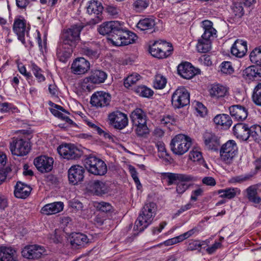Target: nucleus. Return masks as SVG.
<instances>
[{
	"label": "nucleus",
	"mask_w": 261,
	"mask_h": 261,
	"mask_svg": "<svg viewBox=\"0 0 261 261\" xmlns=\"http://www.w3.org/2000/svg\"><path fill=\"white\" fill-rule=\"evenodd\" d=\"M253 102L257 106H261V83L254 88L252 96Z\"/></svg>",
	"instance_id": "a18cd8bd"
},
{
	"label": "nucleus",
	"mask_w": 261,
	"mask_h": 261,
	"mask_svg": "<svg viewBox=\"0 0 261 261\" xmlns=\"http://www.w3.org/2000/svg\"><path fill=\"white\" fill-rule=\"evenodd\" d=\"M111 100V95L103 91H97L92 94L90 103L96 108H103L109 106Z\"/></svg>",
	"instance_id": "ddd939ff"
},
{
	"label": "nucleus",
	"mask_w": 261,
	"mask_h": 261,
	"mask_svg": "<svg viewBox=\"0 0 261 261\" xmlns=\"http://www.w3.org/2000/svg\"><path fill=\"white\" fill-rule=\"evenodd\" d=\"M155 25V20L151 18L141 19L137 24V28L141 31L152 30Z\"/></svg>",
	"instance_id": "4c0bfd02"
},
{
	"label": "nucleus",
	"mask_w": 261,
	"mask_h": 261,
	"mask_svg": "<svg viewBox=\"0 0 261 261\" xmlns=\"http://www.w3.org/2000/svg\"><path fill=\"white\" fill-rule=\"evenodd\" d=\"M44 252V248L36 245L25 246L21 251L22 255L28 259L39 258Z\"/></svg>",
	"instance_id": "412c9836"
},
{
	"label": "nucleus",
	"mask_w": 261,
	"mask_h": 261,
	"mask_svg": "<svg viewBox=\"0 0 261 261\" xmlns=\"http://www.w3.org/2000/svg\"><path fill=\"white\" fill-rule=\"evenodd\" d=\"M34 163L39 171L45 173L51 170L54 160L52 158L47 156H40L34 160Z\"/></svg>",
	"instance_id": "6ab92c4d"
},
{
	"label": "nucleus",
	"mask_w": 261,
	"mask_h": 261,
	"mask_svg": "<svg viewBox=\"0 0 261 261\" xmlns=\"http://www.w3.org/2000/svg\"><path fill=\"white\" fill-rule=\"evenodd\" d=\"M149 5L148 0H136L133 4V9L137 12H141L146 9Z\"/></svg>",
	"instance_id": "c03bdc74"
},
{
	"label": "nucleus",
	"mask_w": 261,
	"mask_h": 261,
	"mask_svg": "<svg viewBox=\"0 0 261 261\" xmlns=\"http://www.w3.org/2000/svg\"><path fill=\"white\" fill-rule=\"evenodd\" d=\"M134 91L139 96L149 98L152 96L153 91L145 86H140L135 88Z\"/></svg>",
	"instance_id": "37998d69"
},
{
	"label": "nucleus",
	"mask_w": 261,
	"mask_h": 261,
	"mask_svg": "<svg viewBox=\"0 0 261 261\" xmlns=\"http://www.w3.org/2000/svg\"><path fill=\"white\" fill-rule=\"evenodd\" d=\"M129 169L132 177L134 180L135 183L137 184V188H139V186H141V184L139 181V178L138 177L137 172L136 169L133 166H130Z\"/></svg>",
	"instance_id": "052dcab7"
},
{
	"label": "nucleus",
	"mask_w": 261,
	"mask_h": 261,
	"mask_svg": "<svg viewBox=\"0 0 261 261\" xmlns=\"http://www.w3.org/2000/svg\"><path fill=\"white\" fill-rule=\"evenodd\" d=\"M18 68L20 73L24 75L27 79H30L32 77L31 73L27 71L26 68L23 64H19L18 65Z\"/></svg>",
	"instance_id": "774afa93"
},
{
	"label": "nucleus",
	"mask_w": 261,
	"mask_h": 261,
	"mask_svg": "<svg viewBox=\"0 0 261 261\" xmlns=\"http://www.w3.org/2000/svg\"><path fill=\"white\" fill-rule=\"evenodd\" d=\"M58 152L61 156L67 160L78 159L81 155V151L72 144L60 145L58 148Z\"/></svg>",
	"instance_id": "9d476101"
},
{
	"label": "nucleus",
	"mask_w": 261,
	"mask_h": 261,
	"mask_svg": "<svg viewBox=\"0 0 261 261\" xmlns=\"http://www.w3.org/2000/svg\"><path fill=\"white\" fill-rule=\"evenodd\" d=\"M241 3H234L232 7L233 13L236 16H242L244 14V9Z\"/></svg>",
	"instance_id": "4d7b16f0"
},
{
	"label": "nucleus",
	"mask_w": 261,
	"mask_h": 261,
	"mask_svg": "<svg viewBox=\"0 0 261 261\" xmlns=\"http://www.w3.org/2000/svg\"><path fill=\"white\" fill-rule=\"evenodd\" d=\"M10 149L12 154L23 156L29 152L31 146L28 142L23 139H17L10 144Z\"/></svg>",
	"instance_id": "9b49d317"
},
{
	"label": "nucleus",
	"mask_w": 261,
	"mask_h": 261,
	"mask_svg": "<svg viewBox=\"0 0 261 261\" xmlns=\"http://www.w3.org/2000/svg\"><path fill=\"white\" fill-rule=\"evenodd\" d=\"M189 188V185L187 184L180 182L177 184L176 192L178 194H183Z\"/></svg>",
	"instance_id": "e2e57ef3"
},
{
	"label": "nucleus",
	"mask_w": 261,
	"mask_h": 261,
	"mask_svg": "<svg viewBox=\"0 0 261 261\" xmlns=\"http://www.w3.org/2000/svg\"><path fill=\"white\" fill-rule=\"evenodd\" d=\"M83 29L81 24H74L63 31L62 43L57 49V55L60 61L65 62L70 57L71 54L80 40V34Z\"/></svg>",
	"instance_id": "f257e3e1"
},
{
	"label": "nucleus",
	"mask_w": 261,
	"mask_h": 261,
	"mask_svg": "<svg viewBox=\"0 0 261 261\" xmlns=\"http://www.w3.org/2000/svg\"><path fill=\"white\" fill-rule=\"evenodd\" d=\"M89 241L86 235L81 233H73L72 234L71 244L73 247L83 246Z\"/></svg>",
	"instance_id": "72a5a7b5"
},
{
	"label": "nucleus",
	"mask_w": 261,
	"mask_h": 261,
	"mask_svg": "<svg viewBox=\"0 0 261 261\" xmlns=\"http://www.w3.org/2000/svg\"><path fill=\"white\" fill-rule=\"evenodd\" d=\"M31 190L32 189L29 186L18 182L15 186L14 195L17 198L24 199L30 195Z\"/></svg>",
	"instance_id": "7c9ffc66"
},
{
	"label": "nucleus",
	"mask_w": 261,
	"mask_h": 261,
	"mask_svg": "<svg viewBox=\"0 0 261 261\" xmlns=\"http://www.w3.org/2000/svg\"><path fill=\"white\" fill-rule=\"evenodd\" d=\"M247 51V42L241 39H237L231 48V54L238 58L244 57Z\"/></svg>",
	"instance_id": "b1692460"
},
{
	"label": "nucleus",
	"mask_w": 261,
	"mask_h": 261,
	"mask_svg": "<svg viewBox=\"0 0 261 261\" xmlns=\"http://www.w3.org/2000/svg\"><path fill=\"white\" fill-rule=\"evenodd\" d=\"M70 206L76 211L82 210L83 204L77 200L73 199L69 201Z\"/></svg>",
	"instance_id": "680f3d73"
},
{
	"label": "nucleus",
	"mask_w": 261,
	"mask_h": 261,
	"mask_svg": "<svg viewBox=\"0 0 261 261\" xmlns=\"http://www.w3.org/2000/svg\"><path fill=\"white\" fill-rule=\"evenodd\" d=\"M82 53L91 59H97L99 57V54L96 49H92L88 47H84L81 49Z\"/></svg>",
	"instance_id": "3c124183"
},
{
	"label": "nucleus",
	"mask_w": 261,
	"mask_h": 261,
	"mask_svg": "<svg viewBox=\"0 0 261 261\" xmlns=\"http://www.w3.org/2000/svg\"><path fill=\"white\" fill-rule=\"evenodd\" d=\"M91 190L97 195H101L108 191L106 184L102 181L95 180L90 184Z\"/></svg>",
	"instance_id": "2f4dec72"
},
{
	"label": "nucleus",
	"mask_w": 261,
	"mask_h": 261,
	"mask_svg": "<svg viewBox=\"0 0 261 261\" xmlns=\"http://www.w3.org/2000/svg\"><path fill=\"white\" fill-rule=\"evenodd\" d=\"M220 69L221 72L225 74H231L233 71L231 63L228 61L222 62L220 66Z\"/></svg>",
	"instance_id": "6e6d98bb"
},
{
	"label": "nucleus",
	"mask_w": 261,
	"mask_h": 261,
	"mask_svg": "<svg viewBox=\"0 0 261 261\" xmlns=\"http://www.w3.org/2000/svg\"><path fill=\"white\" fill-rule=\"evenodd\" d=\"M136 35L129 31H124L122 27L116 35H113L109 40L115 46L127 45L134 42L136 39Z\"/></svg>",
	"instance_id": "1a4fd4ad"
},
{
	"label": "nucleus",
	"mask_w": 261,
	"mask_h": 261,
	"mask_svg": "<svg viewBox=\"0 0 261 261\" xmlns=\"http://www.w3.org/2000/svg\"><path fill=\"white\" fill-rule=\"evenodd\" d=\"M249 127L246 124L238 123L233 126V134L241 140L246 141L249 138Z\"/></svg>",
	"instance_id": "393cba45"
},
{
	"label": "nucleus",
	"mask_w": 261,
	"mask_h": 261,
	"mask_svg": "<svg viewBox=\"0 0 261 261\" xmlns=\"http://www.w3.org/2000/svg\"><path fill=\"white\" fill-rule=\"evenodd\" d=\"M26 20L21 16L15 18L13 26V30L18 36V39L25 44V34L27 33Z\"/></svg>",
	"instance_id": "f3484780"
},
{
	"label": "nucleus",
	"mask_w": 261,
	"mask_h": 261,
	"mask_svg": "<svg viewBox=\"0 0 261 261\" xmlns=\"http://www.w3.org/2000/svg\"><path fill=\"white\" fill-rule=\"evenodd\" d=\"M31 68L33 74L39 82H43L45 80V77L42 74V70L40 68L37 66L35 64L32 63L31 64Z\"/></svg>",
	"instance_id": "864d4df0"
},
{
	"label": "nucleus",
	"mask_w": 261,
	"mask_h": 261,
	"mask_svg": "<svg viewBox=\"0 0 261 261\" xmlns=\"http://www.w3.org/2000/svg\"><path fill=\"white\" fill-rule=\"evenodd\" d=\"M94 84L91 82V80L88 77H87L82 82L81 88L85 91L90 92L94 88Z\"/></svg>",
	"instance_id": "5fc2aeb1"
},
{
	"label": "nucleus",
	"mask_w": 261,
	"mask_h": 261,
	"mask_svg": "<svg viewBox=\"0 0 261 261\" xmlns=\"http://www.w3.org/2000/svg\"><path fill=\"white\" fill-rule=\"evenodd\" d=\"M197 50L200 53H207L211 49V45L208 40H199L197 44Z\"/></svg>",
	"instance_id": "09e8293b"
},
{
	"label": "nucleus",
	"mask_w": 261,
	"mask_h": 261,
	"mask_svg": "<svg viewBox=\"0 0 261 261\" xmlns=\"http://www.w3.org/2000/svg\"><path fill=\"white\" fill-rule=\"evenodd\" d=\"M121 27L120 23L118 21H107L99 27L98 31L102 35H110V38H112L113 35H117Z\"/></svg>",
	"instance_id": "4468645a"
},
{
	"label": "nucleus",
	"mask_w": 261,
	"mask_h": 261,
	"mask_svg": "<svg viewBox=\"0 0 261 261\" xmlns=\"http://www.w3.org/2000/svg\"><path fill=\"white\" fill-rule=\"evenodd\" d=\"M205 147L208 150L216 151L220 144V139L215 134L206 131L203 134Z\"/></svg>",
	"instance_id": "aec40b11"
},
{
	"label": "nucleus",
	"mask_w": 261,
	"mask_h": 261,
	"mask_svg": "<svg viewBox=\"0 0 261 261\" xmlns=\"http://www.w3.org/2000/svg\"><path fill=\"white\" fill-rule=\"evenodd\" d=\"M103 6L100 2L98 0H91L88 2L87 5V12L90 15H94L97 18L101 14Z\"/></svg>",
	"instance_id": "c756f323"
},
{
	"label": "nucleus",
	"mask_w": 261,
	"mask_h": 261,
	"mask_svg": "<svg viewBox=\"0 0 261 261\" xmlns=\"http://www.w3.org/2000/svg\"><path fill=\"white\" fill-rule=\"evenodd\" d=\"M167 84V79L163 75L158 74L155 75L153 87L156 89H162L165 88Z\"/></svg>",
	"instance_id": "de8ad7c7"
},
{
	"label": "nucleus",
	"mask_w": 261,
	"mask_h": 261,
	"mask_svg": "<svg viewBox=\"0 0 261 261\" xmlns=\"http://www.w3.org/2000/svg\"><path fill=\"white\" fill-rule=\"evenodd\" d=\"M150 53L154 57L163 59L169 56L173 50L172 44L165 41H155L150 46Z\"/></svg>",
	"instance_id": "423d86ee"
},
{
	"label": "nucleus",
	"mask_w": 261,
	"mask_h": 261,
	"mask_svg": "<svg viewBox=\"0 0 261 261\" xmlns=\"http://www.w3.org/2000/svg\"><path fill=\"white\" fill-rule=\"evenodd\" d=\"M243 74L246 79L261 81V65L257 64L249 66L243 71Z\"/></svg>",
	"instance_id": "5701e85b"
},
{
	"label": "nucleus",
	"mask_w": 261,
	"mask_h": 261,
	"mask_svg": "<svg viewBox=\"0 0 261 261\" xmlns=\"http://www.w3.org/2000/svg\"><path fill=\"white\" fill-rule=\"evenodd\" d=\"M202 28L204 33L202 35L203 40H208L214 35H216V30L213 27V23L206 20L202 21Z\"/></svg>",
	"instance_id": "c9c22d12"
},
{
	"label": "nucleus",
	"mask_w": 261,
	"mask_h": 261,
	"mask_svg": "<svg viewBox=\"0 0 261 261\" xmlns=\"http://www.w3.org/2000/svg\"><path fill=\"white\" fill-rule=\"evenodd\" d=\"M140 77V75L138 73L132 74L127 77L124 82V85L125 87L128 88L132 85L135 84Z\"/></svg>",
	"instance_id": "8fccbe9b"
},
{
	"label": "nucleus",
	"mask_w": 261,
	"mask_h": 261,
	"mask_svg": "<svg viewBox=\"0 0 261 261\" xmlns=\"http://www.w3.org/2000/svg\"><path fill=\"white\" fill-rule=\"evenodd\" d=\"M90 68V62L84 58L75 59L71 65V71L74 74L82 75L86 73Z\"/></svg>",
	"instance_id": "dca6fc26"
},
{
	"label": "nucleus",
	"mask_w": 261,
	"mask_h": 261,
	"mask_svg": "<svg viewBox=\"0 0 261 261\" xmlns=\"http://www.w3.org/2000/svg\"><path fill=\"white\" fill-rule=\"evenodd\" d=\"M177 71L183 78L190 79L197 74L199 71L196 69L191 63L185 62L178 66Z\"/></svg>",
	"instance_id": "4be33fe9"
},
{
	"label": "nucleus",
	"mask_w": 261,
	"mask_h": 261,
	"mask_svg": "<svg viewBox=\"0 0 261 261\" xmlns=\"http://www.w3.org/2000/svg\"><path fill=\"white\" fill-rule=\"evenodd\" d=\"M190 159L193 162H197L200 164L204 163L201 150L198 147H194L190 152Z\"/></svg>",
	"instance_id": "a19ab883"
},
{
	"label": "nucleus",
	"mask_w": 261,
	"mask_h": 261,
	"mask_svg": "<svg viewBox=\"0 0 261 261\" xmlns=\"http://www.w3.org/2000/svg\"><path fill=\"white\" fill-rule=\"evenodd\" d=\"M218 193L221 198L230 199L234 198L237 194H240V191L237 188H227L219 190Z\"/></svg>",
	"instance_id": "79ce46f5"
},
{
	"label": "nucleus",
	"mask_w": 261,
	"mask_h": 261,
	"mask_svg": "<svg viewBox=\"0 0 261 261\" xmlns=\"http://www.w3.org/2000/svg\"><path fill=\"white\" fill-rule=\"evenodd\" d=\"M130 118L135 132L138 136L143 137L149 134V130L147 126V117L146 113L141 109L134 110L130 115Z\"/></svg>",
	"instance_id": "7ed1b4c3"
},
{
	"label": "nucleus",
	"mask_w": 261,
	"mask_h": 261,
	"mask_svg": "<svg viewBox=\"0 0 261 261\" xmlns=\"http://www.w3.org/2000/svg\"><path fill=\"white\" fill-rule=\"evenodd\" d=\"M16 251L12 247H0V261H16Z\"/></svg>",
	"instance_id": "cd10ccee"
},
{
	"label": "nucleus",
	"mask_w": 261,
	"mask_h": 261,
	"mask_svg": "<svg viewBox=\"0 0 261 261\" xmlns=\"http://www.w3.org/2000/svg\"><path fill=\"white\" fill-rule=\"evenodd\" d=\"M156 204L153 202L146 204L142 208L135 222V228L139 232L143 231L150 225L155 215Z\"/></svg>",
	"instance_id": "f03ea898"
},
{
	"label": "nucleus",
	"mask_w": 261,
	"mask_h": 261,
	"mask_svg": "<svg viewBox=\"0 0 261 261\" xmlns=\"http://www.w3.org/2000/svg\"><path fill=\"white\" fill-rule=\"evenodd\" d=\"M85 169L80 165L72 166L68 170V180L70 184L76 185L82 181L84 177Z\"/></svg>",
	"instance_id": "a211bd4d"
},
{
	"label": "nucleus",
	"mask_w": 261,
	"mask_h": 261,
	"mask_svg": "<svg viewBox=\"0 0 261 261\" xmlns=\"http://www.w3.org/2000/svg\"><path fill=\"white\" fill-rule=\"evenodd\" d=\"M84 165L89 172L95 175H104L107 172V166L104 161L93 155L85 159Z\"/></svg>",
	"instance_id": "39448f33"
},
{
	"label": "nucleus",
	"mask_w": 261,
	"mask_h": 261,
	"mask_svg": "<svg viewBox=\"0 0 261 261\" xmlns=\"http://www.w3.org/2000/svg\"><path fill=\"white\" fill-rule=\"evenodd\" d=\"M249 138L255 141L261 142V126L258 125H253L249 127Z\"/></svg>",
	"instance_id": "ea45409f"
},
{
	"label": "nucleus",
	"mask_w": 261,
	"mask_h": 261,
	"mask_svg": "<svg viewBox=\"0 0 261 261\" xmlns=\"http://www.w3.org/2000/svg\"><path fill=\"white\" fill-rule=\"evenodd\" d=\"M210 95L216 99L223 97L228 93V89L226 87L220 84H213L211 86L209 90Z\"/></svg>",
	"instance_id": "c85d7f7f"
},
{
	"label": "nucleus",
	"mask_w": 261,
	"mask_h": 261,
	"mask_svg": "<svg viewBox=\"0 0 261 261\" xmlns=\"http://www.w3.org/2000/svg\"><path fill=\"white\" fill-rule=\"evenodd\" d=\"M161 122L162 124L169 126L170 124H172L174 122V120L172 117L167 115L162 118Z\"/></svg>",
	"instance_id": "0e129e2a"
},
{
	"label": "nucleus",
	"mask_w": 261,
	"mask_h": 261,
	"mask_svg": "<svg viewBox=\"0 0 261 261\" xmlns=\"http://www.w3.org/2000/svg\"><path fill=\"white\" fill-rule=\"evenodd\" d=\"M222 246V244L220 242H215L214 244H213L211 246L208 247L206 249V252L210 254H212L214 253L217 249L221 248Z\"/></svg>",
	"instance_id": "69168bd1"
},
{
	"label": "nucleus",
	"mask_w": 261,
	"mask_h": 261,
	"mask_svg": "<svg viewBox=\"0 0 261 261\" xmlns=\"http://www.w3.org/2000/svg\"><path fill=\"white\" fill-rule=\"evenodd\" d=\"M250 59L252 63L256 64L261 63V46L255 48L250 54Z\"/></svg>",
	"instance_id": "49530a36"
},
{
	"label": "nucleus",
	"mask_w": 261,
	"mask_h": 261,
	"mask_svg": "<svg viewBox=\"0 0 261 261\" xmlns=\"http://www.w3.org/2000/svg\"><path fill=\"white\" fill-rule=\"evenodd\" d=\"M96 207L99 211L106 213L110 212L112 208V206L110 203L105 202L98 203Z\"/></svg>",
	"instance_id": "13d9d810"
},
{
	"label": "nucleus",
	"mask_w": 261,
	"mask_h": 261,
	"mask_svg": "<svg viewBox=\"0 0 261 261\" xmlns=\"http://www.w3.org/2000/svg\"><path fill=\"white\" fill-rule=\"evenodd\" d=\"M64 204L62 202H55L45 204L41 210V213L44 215H50L56 214L62 211Z\"/></svg>",
	"instance_id": "bb28decb"
},
{
	"label": "nucleus",
	"mask_w": 261,
	"mask_h": 261,
	"mask_svg": "<svg viewBox=\"0 0 261 261\" xmlns=\"http://www.w3.org/2000/svg\"><path fill=\"white\" fill-rule=\"evenodd\" d=\"M246 191V197L250 202L254 204H259L261 202V198L257 195V189L254 186L249 187Z\"/></svg>",
	"instance_id": "58836bf2"
},
{
	"label": "nucleus",
	"mask_w": 261,
	"mask_h": 261,
	"mask_svg": "<svg viewBox=\"0 0 261 261\" xmlns=\"http://www.w3.org/2000/svg\"><path fill=\"white\" fill-rule=\"evenodd\" d=\"M110 124L114 128L122 129L128 124L127 115L120 111H115L110 113L108 116Z\"/></svg>",
	"instance_id": "f8f14e48"
},
{
	"label": "nucleus",
	"mask_w": 261,
	"mask_h": 261,
	"mask_svg": "<svg viewBox=\"0 0 261 261\" xmlns=\"http://www.w3.org/2000/svg\"><path fill=\"white\" fill-rule=\"evenodd\" d=\"M238 153V147L232 140L227 141L223 144L220 149L221 160L227 164H231Z\"/></svg>",
	"instance_id": "0eeeda50"
},
{
	"label": "nucleus",
	"mask_w": 261,
	"mask_h": 261,
	"mask_svg": "<svg viewBox=\"0 0 261 261\" xmlns=\"http://www.w3.org/2000/svg\"><path fill=\"white\" fill-rule=\"evenodd\" d=\"M194 107L197 112V115L201 117H204L206 115L207 112V108L202 103L196 101Z\"/></svg>",
	"instance_id": "603ef678"
},
{
	"label": "nucleus",
	"mask_w": 261,
	"mask_h": 261,
	"mask_svg": "<svg viewBox=\"0 0 261 261\" xmlns=\"http://www.w3.org/2000/svg\"><path fill=\"white\" fill-rule=\"evenodd\" d=\"M192 145V139L188 136L178 134L171 141L170 146L172 152L177 155L186 153Z\"/></svg>",
	"instance_id": "20e7f679"
},
{
	"label": "nucleus",
	"mask_w": 261,
	"mask_h": 261,
	"mask_svg": "<svg viewBox=\"0 0 261 261\" xmlns=\"http://www.w3.org/2000/svg\"><path fill=\"white\" fill-rule=\"evenodd\" d=\"M162 180L166 181L168 185H172L177 180L181 181H191L195 180V178L188 174H177L173 173H162L161 174Z\"/></svg>",
	"instance_id": "2eb2a0df"
},
{
	"label": "nucleus",
	"mask_w": 261,
	"mask_h": 261,
	"mask_svg": "<svg viewBox=\"0 0 261 261\" xmlns=\"http://www.w3.org/2000/svg\"><path fill=\"white\" fill-rule=\"evenodd\" d=\"M201 245L198 241H194L189 244L188 250L194 251L200 249Z\"/></svg>",
	"instance_id": "338daca9"
},
{
	"label": "nucleus",
	"mask_w": 261,
	"mask_h": 261,
	"mask_svg": "<svg viewBox=\"0 0 261 261\" xmlns=\"http://www.w3.org/2000/svg\"><path fill=\"white\" fill-rule=\"evenodd\" d=\"M92 83L99 84L103 83L107 78V74L101 70H95L92 71L91 75L88 76Z\"/></svg>",
	"instance_id": "e433bc0d"
},
{
	"label": "nucleus",
	"mask_w": 261,
	"mask_h": 261,
	"mask_svg": "<svg viewBox=\"0 0 261 261\" xmlns=\"http://www.w3.org/2000/svg\"><path fill=\"white\" fill-rule=\"evenodd\" d=\"M156 146L158 148L159 152L160 153L159 156L164 157L168 155L165 148V144L163 142H158L156 144Z\"/></svg>",
	"instance_id": "bf43d9fd"
},
{
	"label": "nucleus",
	"mask_w": 261,
	"mask_h": 261,
	"mask_svg": "<svg viewBox=\"0 0 261 261\" xmlns=\"http://www.w3.org/2000/svg\"><path fill=\"white\" fill-rule=\"evenodd\" d=\"M229 112L232 117L238 121H243L248 116L247 109L240 105H233L229 107Z\"/></svg>",
	"instance_id": "a878e982"
},
{
	"label": "nucleus",
	"mask_w": 261,
	"mask_h": 261,
	"mask_svg": "<svg viewBox=\"0 0 261 261\" xmlns=\"http://www.w3.org/2000/svg\"><path fill=\"white\" fill-rule=\"evenodd\" d=\"M171 103L175 109L183 108L190 103V94L185 87H179L174 92Z\"/></svg>",
	"instance_id": "6e6552de"
},
{
	"label": "nucleus",
	"mask_w": 261,
	"mask_h": 261,
	"mask_svg": "<svg viewBox=\"0 0 261 261\" xmlns=\"http://www.w3.org/2000/svg\"><path fill=\"white\" fill-rule=\"evenodd\" d=\"M214 122L216 124L222 126L224 129L229 128L232 123L230 117L225 114L216 115L214 118Z\"/></svg>",
	"instance_id": "473e14b6"
},
{
	"label": "nucleus",
	"mask_w": 261,
	"mask_h": 261,
	"mask_svg": "<svg viewBox=\"0 0 261 261\" xmlns=\"http://www.w3.org/2000/svg\"><path fill=\"white\" fill-rule=\"evenodd\" d=\"M50 112L56 117L68 122L72 124L73 121L67 116L65 115L62 112L68 114V112L65 110L61 106L55 105L53 108L50 109Z\"/></svg>",
	"instance_id": "f704fd0d"
}]
</instances>
